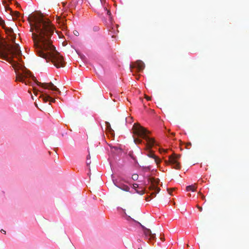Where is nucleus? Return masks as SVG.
<instances>
[{
  "label": "nucleus",
  "instance_id": "1",
  "mask_svg": "<svg viewBox=\"0 0 249 249\" xmlns=\"http://www.w3.org/2000/svg\"><path fill=\"white\" fill-rule=\"evenodd\" d=\"M29 19L34 24L35 32L32 33V37L38 56L47 62L51 60L57 68L64 67V58L55 50L50 39L54 31L50 21L39 12L31 14Z\"/></svg>",
  "mask_w": 249,
  "mask_h": 249
},
{
  "label": "nucleus",
  "instance_id": "2",
  "mask_svg": "<svg viewBox=\"0 0 249 249\" xmlns=\"http://www.w3.org/2000/svg\"><path fill=\"white\" fill-rule=\"evenodd\" d=\"M133 133L135 135L145 140L146 142L145 148L146 150H149L148 153H146L147 156L153 158L157 164L160 163V159L155 155L152 151L150 150L155 143V140L148 136V134L150 133V131L146 129L144 127L141 126L139 124H135L133 126Z\"/></svg>",
  "mask_w": 249,
  "mask_h": 249
},
{
  "label": "nucleus",
  "instance_id": "3",
  "mask_svg": "<svg viewBox=\"0 0 249 249\" xmlns=\"http://www.w3.org/2000/svg\"><path fill=\"white\" fill-rule=\"evenodd\" d=\"M34 77L31 72L25 70L22 72L17 73L16 80L24 83L25 85L29 84L34 86V85L32 84V82L30 81L31 78L37 84L36 82L33 78Z\"/></svg>",
  "mask_w": 249,
  "mask_h": 249
},
{
  "label": "nucleus",
  "instance_id": "4",
  "mask_svg": "<svg viewBox=\"0 0 249 249\" xmlns=\"http://www.w3.org/2000/svg\"><path fill=\"white\" fill-rule=\"evenodd\" d=\"M34 77L31 72L25 70L22 72L17 73L16 80L24 83L25 85L29 84L34 86V85L32 84V82L30 81L31 78L37 84L36 82L33 78Z\"/></svg>",
  "mask_w": 249,
  "mask_h": 249
},
{
  "label": "nucleus",
  "instance_id": "5",
  "mask_svg": "<svg viewBox=\"0 0 249 249\" xmlns=\"http://www.w3.org/2000/svg\"><path fill=\"white\" fill-rule=\"evenodd\" d=\"M148 182L150 183L149 189L152 191L151 196L153 198L156 196V194L160 191V188L158 187L160 180L158 178L156 179L154 178L149 177L148 178Z\"/></svg>",
  "mask_w": 249,
  "mask_h": 249
},
{
  "label": "nucleus",
  "instance_id": "6",
  "mask_svg": "<svg viewBox=\"0 0 249 249\" xmlns=\"http://www.w3.org/2000/svg\"><path fill=\"white\" fill-rule=\"evenodd\" d=\"M89 3L92 4L95 7L100 6V5H103L104 7L103 9L105 12H107V14L108 16V18L110 21H112L111 14L109 10H108L105 4L106 3V0H89Z\"/></svg>",
  "mask_w": 249,
  "mask_h": 249
},
{
  "label": "nucleus",
  "instance_id": "7",
  "mask_svg": "<svg viewBox=\"0 0 249 249\" xmlns=\"http://www.w3.org/2000/svg\"><path fill=\"white\" fill-rule=\"evenodd\" d=\"M180 157V155L176 154L169 156L168 162L173 166V168L175 169H179L180 168L181 166L178 162V160Z\"/></svg>",
  "mask_w": 249,
  "mask_h": 249
},
{
  "label": "nucleus",
  "instance_id": "8",
  "mask_svg": "<svg viewBox=\"0 0 249 249\" xmlns=\"http://www.w3.org/2000/svg\"><path fill=\"white\" fill-rule=\"evenodd\" d=\"M33 79L36 82L37 85L39 86H41L42 88L46 89H49L53 91L57 92L58 94L61 93V91L55 86L53 85L52 82L50 83H41L37 81L35 77H34Z\"/></svg>",
  "mask_w": 249,
  "mask_h": 249
},
{
  "label": "nucleus",
  "instance_id": "9",
  "mask_svg": "<svg viewBox=\"0 0 249 249\" xmlns=\"http://www.w3.org/2000/svg\"><path fill=\"white\" fill-rule=\"evenodd\" d=\"M0 25L2 26V27L5 30L6 34L9 35V36L11 37V40L13 43H15L16 37L15 35L13 33V29L11 28H7L5 27V22L0 17Z\"/></svg>",
  "mask_w": 249,
  "mask_h": 249
},
{
  "label": "nucleus",
  "instance_id": "10",
  "mask_svg": "<svg viewBox=\"0 0 249 249\" xmlns=\"http://www.w3.org/2000/svg\"><path fill=\"white\" fill-rule=\"evenodd\" d=\"M113 183L116 186L121 189V190L126 192L129 191L130 188L128 186L121 183H119L117 180H113Z\"/></svg>",
  "mask_w": 249,
  "mask_h": 249
},
{
  "label": "nucleus",
  "instance_id": "11",
  "mask_svg": "<svg viewBox=\"0 0 249 249\" xmlns=\"http://www.w3.org/2000/svg\"><path fill=\"white\" fill-rule=\"evenodd\" d=\"M133 68H136L138 71H142L144 68V64L142 61L138 60L134 64Z\"/></svg>",
  "mask_w": 249,
  "mask_h": 249
},
{
  "label": "nucleus",
  "instance_id": "12",
  "mask_svg": "<svg viewBox=\"0 0 249 249\" xmlns=\"http://www.w3.org/2000/svg\"><path fill=\"white\" fill-rule=\"evenodd\" d=\"M142 227L144 229V233L146 236H149L150 239H155L156 237V234L155 233H152L150 229H147L143 226H142Z\"/></svg>",
  "mask_w": 249,
  "mask_h": 249
},
{
  "label": "nucleus",
  "instance_id": "13",
  "mask_svg": "<svg viewBox=\"0 0 249 249\" xmlns=\"http://www.w3.org/2000/svg\"><path fill=\"white\" fill-rule=\"evenodd\" d=\"M196 184H194V185L187 186L186 188V190L188 192L190 191L195 192L196 191Z\"/></svg>",
  "mask_w": 249,
  "mask_h": 249
},
{
  "label": "nucleus",
  "instance_id": "14",
  "mask_svg": "<svg viewBox=\"0 0 249 249\" xmlns=\"http://www.w3.org/2000/svg\"><path fill=\"white\" fill-rule=\"evenodd\" d=\"M116 28L117 27H112L111 29L109 30L110 35H111L112 37L114 36L119 32L118 30L116 29Z\"/></svg>",
  "mask_w": 249,
  "mask_h": 249
},
{
  "label": "nucleus",
  "instance_id": "15",
  "mask_svg": "<svg viewBox=\"0 0 249 249\" xmlns=\"http://www.w3.org/2000/svg\"><path fill=\"white\" fill-rule=\"evenodd\" d=\"M106 126L107 127V129L110 132H111L113 131V130L112 129L111 127V125L108 122H105Z\"/></svg>",
  "mask_w": 249,
  "mask_h": 249
},
{
  "label": "nucleus",
  "instance_id": "16",
  "mask_svg": "<svg viewBox=\"0 0 249 249\" xmlns=\"http://www.w3.org/2000/svg\"><path fill=\"white\" fill-rule=\"evenodd\" d=\"M41 96L42 97L43 99L45 102L49 101L50 98H51V97L48 94H46L45 95H43Z\"/></svg>",
  "mask_w": 249,
  "mask_h": 249
},
{
  "label": "nucleus",
  "instance_id": "17",
  "mask_svg": "<svg viewBox=\"0 0 249 249\" xmlns=\"http://www.w3.org/2000/svg\"><path fill=\"white\" fill-rule=\"evenodd\" d=\"M57 21L59 23H61L63 25H64L66 20L64 18H62L60 17H58L57 18Z\"/></svg>",
  "mask_w": 249,
  "mask_h": 249
},
{
  "label": "nucleus",
  "instance_id": "18",
  "mask_svg": "<svg viewBox=\"0 0 249 249\" xmlns=\"http://www.w3.org/2000/svg\"><path fill=\"white\" fill-rule=\"evenodd\" d=\"M134 141L136 143H141L142 141L139 138H134Z\"/></svg>",
  "mask_w": 249,
  "mask_h": 249
},
{
  "label": "nucleus",
  "instance_id": "19",
  "mask_svg": "<svg viewBox=\"0 0 249 249\" xmlns=\"http://www.w3.org/2000/svg\"><path fill=\"white\" fill-rule=\"evenodd\" d=\"M132 178L134 180H136L138 178V175L137 174H134L132 176Z\"/></svg>",
  "mask_w": 249,
  "mask_h": 249
},
{
  "label": "nucleus",
  "instance_id": "20",
  "mask_svg": "<svg viewBox=\"0 0 249 249\" xmlns=\"http://www.w3.org/2000/svg\"><path fill=\"white\" fill-rule=\"evenodd\" d=\"M14 16L16 18H19L20 16V14L18 12H15Z\"/></svg>",
  "mask_w": 249,
  "mask_h": 249
},
{
  "label": "nucleus",
  "instance_id": "21",
  "mask_svg": "<svg viewBox=\"0 0 249 249\" xmlns=\"http://www.w3.org/2000/svg\"><path fill=\"white\" fill-rule=\"evenodd\" d=\"M55 99H53V98H52V97H51V98H50V99H49V101H50V102H55Z\"/></svg>",
  "mask_w": 249,
  "mask_h": 249
},
{
  "label": "nucleus",
  "instance_id": "22",
  "mask_svg": "<svg viewBox=\"0 0 249 249\" xmlns=\"http://www.w3.org/2000/svg\"><path fill=\"white\" fill-rule=\"evenodd\" d=\"M145 99H146L147 100H148V101H149V100H151V97H149V96H147V95H145Z\"/></svg>",
  "mask_w": 249,
  "mask_h": 249
},
{
  "label": "nucleus",
  "instance_id": "23",
  "mask_svg": "<svg viewBox=\"0 0 249 249\" xmlns=\"http://www.w3.org/2000/svg\"><path fill=\"white\" fill-rule=\"evenodd\" d=\"M73 33H74V34L75 36H78L79 35V33H78V31H74L73 32Z\"/></svg>",
  "mask_w": 249,
  "mask_h": 249
},
{
  "label": "nucleus",
  "instance_id": "24",
  "mask_svg": "<svg viewBox=\"0 0 249 249\" xmlns=\"http://www.w3.org/2000/svg\"><path fill=\"white\" fill-rule=\"evenodd\" d=\"M197 208L198 209V210H199V211L201 212L202 211V208L201 207H200L198 205H197L196 206Z\"/></svg>",
  "mask_w": 249,
  "mask_h": 249
},
{
  "label": "nucleus",
  "instance_id": "25",
  "mask_svg": "<svg viewBox=\"0 0 249 249\" xmlns=\"http://www.w3.org/2000/svg\"><path fill=\"white\" fill-rule=\"evenodd\" d=\"M126 219L127 220H129L130 219H132V218L130 217V216H127V217L126 218Z\"/></svg>",
  "mask_w": 249,
  "mask_h": 249
},
{
  "label": "nucleus",
  "instance_id": "26",
  "mask_svg": "<svg viewBox=\"0 0 249 249\" xmlns=\"http://www.w3.org/2000/svg\"><path fill=\"white\" fill-rule=\"evenodd\" d=\"M0 231H1V233H3V234H6V231H4V230H3V229L1 230Z\"/></svg>",
  "mask_w": 249,
  "mask_h": 249
},
{
  "label": "nucleus",
  "instance_id": "27",
  "mask_svg": "<svg viewBox=\"0 0 249 249\" xmlns=\"http://www.w3.org/2000/svg\"><path fill=\"white\" fill-rule=\"evenodd\" d=\"M90 163H91V162H90V160H87V164L88 165L90 164Z\"/></svg>",
  "mask_w": 249,
  "mask_h": 249
},
{
  "label": "nucleus",
  "instance_id": "28",
  "mask_svg": "<svg viewBox=\"0 0 249 249\" xmlns=\"http://www.w3.org/2000/svg\"><path fill=\"white\" fill-rule=\"evenodd\" d=\"M87 160H90V155H88L87 156Z\"/></svg>",
  "mask_w": 249,
  "mask_h": 249
},
{
  "label": "nucleus",
  "instance_id": "29",
  "mask_svg": "<svg viewBox=\"0 0 249 249\" xmlns=\"http://www.w3.org/2000/svg\"><path fill=\"white\" fill-rule=\"evenodd\" d=\"M144 169L146 171H149L150 170V168L149 167H145V168H144Z\"/></svg>",
  "mask_w": 249,
  "mask_h": 249
},
{
  "label": "nucleus",
  "instance_id": "30",
  "mask_svg": "<svg viewBox=\"0 0 249 249\" xmlns=\"http://www.w3.org/2000/svg\"><path fill=\"white\" fill-rule=\"evenodd\" d=\"M201 198H202L203 200H205V196H204L202 195V196H201Z\"/></svg>",
  "mask_w": 249,
  "mask_h": 249
},
{
  "label": "nucleus",
  "instance_id": "31",
  "mask_svg": "<svg viewBox=\"0 0 249 249\" xmlns=\"http://www.w3.org/2000/svg\"><path fill=\"white\" fill-rule=\"evenodd\" d=\"M167 191H168V193H169V194L171 195V192H172V191H171V190H169V189H167Z\"/></svg>",
  "mask_w": 249,
  "mask_h": 249
},
{
  "label": "nucleus",
  "instance_id": "32",
  "mask_svg": "<svg viewBox=\"0 0 249 249\" xmlns=\"http://www.w3.org/2000/svg\"><path fill=\"white\" fill-rule=\"evenodd\" d=\"M31 26H33V25H32V24H31ZM33 30H34V29H33V27H31V31H32V32H33Z\"/></svg>",
  "mask_w": 249,
  "mask_h": 249
},
{
  "label": "nucleus",
  "instance_id": "33",
  "mask_svg": "<svg viewBox=\"0 0 249 249\" xmlns=\"http://www.w3.org/2000/svg\"><path fill=\"white\" fill-rule=\"evenodd\" d=\"M198 194L200 195L201 196L203 195L200 192H199Z\"/></svg>",
  "mask_w": 249,
  "mask_h": 249
},
{
  "label": "nucleus",
  "instance_id": "34",
  "mask_svg": "<svg viewBox=\"0 0 249 249\" xmlns=\"http://www.w3.org/2000/svg\"><path fill=\"white\" fill-rule=\"evenodd\" d=\"M191 145V143L190 142H189L187 143V145Z\"/></svg>",
  "mask_w": 249,
  "mask_h": 249
},
{
  "label": "nucleus",
  "instance_id": "35",
  "mask_svg": "<svg viewBox=\"0 0 249 249\" xmlns=\"http://www.w3.org/2000/svg\"><path fill=\"white\" fill-rule=\"evenodd\" d=\"M175 133H171V135H172V136H174L175 135Z\"/></svg>",
  "mask_w": 249,
  "mask_h": 249
},
{
  "label": "nucleus",
  "instance_id": "36",
  "mask_svg": "<svg viewBox=\"0 0 249 249\" xmlns=\"http://www.w3.org/2000/svg\"><path fill=\"white\" fill-rule=\"evenodd\" d=\"M34 93L35 94H36V91H34Z\"/></svg>",
  "mask_w": 249,
  "mask_h": 249
},
{
  "label": "nucleus",
  "instance_id": "37",
  "mask_svg": "<svg viewBox=\"0 0 249 249\" xmlns=\"http://www.w3.org/2000/svg\"><path fill=\"white\" fill-rule=\"evenodd\" d=\"M188 196H191V194H188Z\"/></svg>",
  "mask_w": 249,
  "mask_h": 249
}]
</instances>
